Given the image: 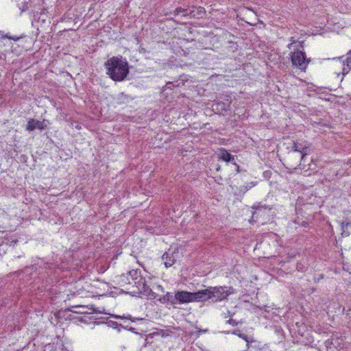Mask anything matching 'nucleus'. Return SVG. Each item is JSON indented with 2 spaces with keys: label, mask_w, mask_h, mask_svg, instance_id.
Returning a JSON list of instances; mask_svg holds the SVG:
<instances>
[{
  "label": "nucleus",
  "mask_w": 351,
  "mask_h": 351,
  "mask_svg": "<svg viewBox=\"0 0 351 351\" xmlns=\"http://www.w3.org/2000/svg\"><path fill=\"white\" fill-rule=\"evenodd\" d=\"M71 307H76V308H78V307H88V306L81 305V304H76V305L72 306Z\"/></svg>",
  "instance_id": "obj_25"
},
{
  "label": "nucleus",
  "mask_w": 351,
  "mask_h": 351,
  "mask_svg": "<svg viewBox=\"0 0 351 351\" xmlns=\"http://www.w3.org/2000/svg\"><path fill=\"white\" fill-rule=\"evenodd\" d=\"M234 314V313H230L229 311H228V315L230 317H232L233 315Z\"/></svg>",
  "instance_id": "obj_27"
},
{
  "label": "nucleus",
  "mask_w": 351,
  "mask_h": 351,
  "mask_svg": "<svg viewBox=\"0 0 351 351\" xmlns=\"http://www.w3.org/2000/svg\"><path fill=\"white\" fill-rule=\"evenodd\" d=\"M219 158L226 162H231L234 160V156L231 155L230 153H228L226 150L222 149L221 151L220 156Z\"/></svg>",
  "instance_id": "obj_17"
},
{
  "label": "nucleus",
  "mask_w": 351,
  "mask_h": 351,
  "mask_svg": "<svg viewBox=\"0 0 351 351\" xmlns=\"http://www.w3.org/2000/svg\"><path fill=\"white\" fill-rule=\"evenodd\" d=\"M128 273L132 282L138 288L140 292H146L147 291L148 287L146 285L145 280L141 276L140 270L132 269Z\"/></svg>",
  "instance_id": "obj_6"
},
{
  "label": "nucleus",
  "mask_w": 351,
  "mask_h": 351,
  "mask_svg": "<svg viewBox=\"0 0 351 351\" xmlns=\"http://www.w3.org/2000/svg\"><path fill=\"white\" fill-rule=\"evenodd\" d=\"M252 208L254 209V211L252 212V216L250 220V222H256L261 217L264 219L265 217L269 216V211L271 210L267 206L260 204L254 205Z\"/></svg>",
  "instance_id": "obj_7"
},
{
  "label": "nucleus",
  "mask_w": 351,
  "mask_h": 351,
  "mask_svg": "<svg viewBox=\"0 0 351 351\" xmlns=\"http://www.w3.org/2000/svg\"><path fill=\"white\" fill-rule=\"evenodd\" d=\"M45 351H69L64 348L62 343L57 341L56 343H48L45 345Z\"/></svg>",
  "instance_id": "obj_12"
},
{
  "label": "nucleus",
  "mask_w": 351,
  "mask_h": 351,
  "mask_svg": "<svg viewBox=\"0 0 351 351\" xmlns=\"http://www.w3.org/2000/svg\"><path fill=\"white\" fill-rule=\"evenodd\" d=\"M236 290L230 286L208 287L205 289L193 292V302H217L228 300Z\"/></svg>",
  "instance_id": "obj_1"
},
{
  "label": "nucleus",
  "mask_w": 351,
  "mask_h": 351,
  "mask_svg": "<svg viewBox=\"0 0 351 351\" xmlns=\"http://www.w3.org/2000/svg\"><path fill=\"white\" fill-rule=\"evenodd\" d=\"M173 334V331L169 330H160L157 332H153L151 334H149L147 337V340L149 339V338H153L154 336H161L162 337H166L169 336H171Z\"/></svg>",
  "instance_id": "obj_14"
},
{
  "label": "nucleus",
  "mask_w": 351,
  "mask_h": 351,
  "mask_svg": "<svg viewBox=\"0 0 351 351\" xmlns=\"http://www.w3.org/2000/svg\"><path fill=\"white\" fill-rule=\"evenodd\" d=\"M339 60L343 63L342 74L347 75L351 71V49L346 53V58L344 56L335 58L334 60Z\"/></svg>",
  "instance_id": "obj_9"
},
{
  "label": "nucleus",
  "mask_w": 351,
  "mask_h": 351,
  "mask_svg": "<svg viewBox=\"0 0 351 351\" xmlns=\"http://www.w3.org/2000/svg\"><path fill=\"white\" fill-rule=\"evenodd\" d=\"M78 314H88V313L73 311L71 310V308H60L57 312L54 313V315L58 322L68 319H77L80 322H86L84 319L85 316L78 317Z\"/></svg>",
  "instance_id": "obj_4"
},
{
  "label": "nucleus",
  "mask_w": 351,
  "mask_h": 351,
  "mask_svg": "<svg viewBox=\"0 0 351 351\" xmlns=\"http://www.w3.org/2000/svg\"><path fill=\"white\" fill-rule=\"evenodd\" d=\"M309 148V145L306 141H296L293 142V150L302 154L301 161H304L305 156L308 154L307 149Z\"/></svg>",
  "instance_id": "obj_8"
},
{
  "label": "nucleus",
  "mask_w": 351,
  "mask_h": 351,
  "mask_svg": "<svg viewBox=\"0 0 351 351\" xmlns=\"http://www.w3.org/2000/svg\"><path fill=\"white\" fill-rule=\"evenodd\" d=\"M107 74L114 81H123L129 73L128 63L122 57L113 56L105 63Z\"/></svg>",
  "instance_id": "obj_2"
},
{
  "label": "nucleus",
  "mask_w": 351,
  "mask_h": 351,
  "mask_svg": "<svg viewBox=\"0 0 351 351\" xmlns=\"http://www.w3.org/2000/svg\"><path fill=\"white\" fill-rule=\"evenodd\" d=\"M333 345V342H332V339H328L326 341V347H328V346H331Z\"/></svg>",
  "instance_id": "obj_23"
},
{
  "label": "nucleus",
  "mask_w": 351,
  "mask_h": 351,
  "mask_svg": "<svg viewBox=\"0 0 351 351\" xmlns=\"http://www.w3.org/2000/svg\"><path fill=\"white\" fill-rule=\"evenodd\" d=\"M36 128L43 130L44 128L43 123L34 119L29 121L27 123V129L28 130H34Z\"/></svg>",
  "instance_id": "obj_13"
},
{
  "label": "nucleus",
  "mask_w": 351,
  "mask_h": 351,
  "mask_svg": "<svg viewBox=\"0 0 351 351\" xmlns=\"http://www.w3.org/2000/svg\"><path fill=\"white\" fill-rule=\"evenodd\" d=\"M295 43V40H293V42L290 43L288 45H287V47L289 49H291V47L292 45Z\"/></svg>",
  "instance_id": "obj_26"
},
{
  "label": "nucleus",
  "mask_w": 351,
  "mask_h": 351,
  "mask_svg": "<svg viewBox=\"0 0 351 351\" xmlns=\"http://www.w3.org/2000/svg\"><path fill=\"white\" fill-rule=\"evenodd\" d=\"M158 300L163 304L167 303H170L171 304H175L176 303L185 304L193 302V292L178 291L174 293L167 292L165 295L160 297Z\"/></svg>",
  "instance_id": "obj_3"
},
{
  "label": "nucleus",
  "mask_w": 351,
  "mask_h": 351,
  "mask_svg": "<svg viewBox=\"0 0 351 351\" xmlns=\"http://www.w3.org/2000/svg\"><path fill=\"white\" fill-rule=\"evenodd\" d=\"M350 311H351V308H349L348 310L347 311V314L348 315Z\"/></svg>",
  "instance_id": "obj_28"
},
{
  "label": "nucleus",
  "mask_w": 351,
  "mask_h": 351,
  "mask_svg": "<svg viewBox=\"0 0 351 351\" xmlns=\"http://www.w3.org/2000/svg\"><path fill=\"white\" fill-rule=\"evenodd\" d=\"M198 333H206L208 332V329H199L198 331Z\"/></svg>",
  "instance_id": "obj_24"
},
{
  "label": "nucleus",
  "mask_w": 351,
  "mask_h": 351,
  "mask_svg": "<svg viewBox=\"0 0 351 351\" xmlns=\"http://www.w3.org/2000/svg\"><path fill=\"white\" fill-rule=\"evenodd\" d=\"M205 12L204 8L193 6L189 8V16L190 18H202L205 15Z\"/></svg>",
  "instance_id": "obj_10"
},
{
  "label": "nucleus",
  "mask_w": 351,
  "mask_h": 351,
  "mask_svg": "<svg viewBox=\"0 0 351 351\" xmlns=\"http://www.w3.org/2000/svg\"><path fill=\"white\" fill-rule=\"evenodd\" d=\"M90 309L92 310L93 312L95 311V308H90Z\"/></svg>",
  "instance_id": "obj_30"
},
{
  "label": "nucleus",
  "mask_w": 351,
  "mask_h": 351,
  "mask_svg": "<svg viewBox=\"0 0 351 351\" xmlns=\"http://www.w3.org/2000/svg\"><path fill=\"white\" fill-rule=\"evenodd\" d=\"M116 318H122V319H130L132 322H135L136 320H143V317H132L130 315H123L122 317L119 315L115 316Z\"/></svg>",
  "instance_id": "obj_21"
},
{
  "label": "nucleus",
  "mask_w": 351,
  "mask_h": 351,
  "mask_svg": "<svg viewBox=\"0 0 351 351\" xmlns=\"http://www.w3.org/2000/svg\"><path fill=\"white\" fill-rule=\"evenodd\" d=\"M290 55L293 65L302 71H305L310 62V60L306 58L305 53L300 50H297L296 51L291 52Z\"/></svg>",
  "instance_id": "obj_5"
},
{
  "label": "nucleus",
  "mask_w": 351,
  "mask_h": 351,
  "mask_svg": "<svg viewBox=\"0 0 351 351\" xmlns=\"http://www.w3.org/2000/svg\"><path fill=\"white\" fill-rule=\"evenodd\" d=\"M227 323H228L229 324H230L233 326H237L239 323H241V321H237L236 319L230 318L227 321Z\"/></svg>",
  "instance_id": "obj_22"
},
{
  "label": "nucleus",
  "mask_w": 351,
  "mask_h": 351,
  "mask_svg": "<svg viewBox=\"0 0 351 351\" xmlns=\"http://www.w3.org/2000/svg\"><path fill=\"white\" fill-rule=\"evenodd\" d=\"M162 258L164 261V264L166 267H169L172 266L176 262V259L174 258V257L168 253H165L162 255Z\"/></svg>",
  "instance_id": "obj_16"
},
{
  "label": "nucleus",
  "mask_w": 351,
  "mask_h": 351,
  "mask_svg": "<svg viewBox=\"0 0 351 351\" xmlns=\"http://www.w3.org/2000/svg\"><path fill=\"white\" fill-rule=\"evenodd\" d=\"M293 40H293V38H291V42H293Z\"/></svg>",
  "instance_id": "obj_31"
},
{
  "label": "nucleus",
  "mask_w": 351,
  "mask_h": 351,
  "mask_svg": "<svg viewBox=\"0 0 351 351\" xmlns=\"http://www.w3.org/2000/svg\"><path fill=\"white\" fill-rule=\"evenodd\" d=\"M171 84H172L173 86H174V85L173 84V82H169V83H167V85H171Z\"/></svg>",
  "instance_id": "obj_29"
},
{
  "label": "nucleus",
  "mask_w": 351,
  "mask_h": 351,
  "mask_svg": "<svg viewBox=\"0 0 351 351\" xmlns=\"http://www.w3.org/2000/svg\"><path fill=\"white\" fill-rule=\"evenodd\" d=\"M116 282L117 284H119L121 287H124L127 285H130L133 283L130 278V276L128 273L127 274H123L119 276L116 277Z\"/></svg>",
  "instance_id": "obj_11"
},
{
  "label": "nucleus",
  "mask_w": 351,
  "mask_h": 351,
  "mask_svg": "<svg viewBox=\"0 0 351 351\" xmlns=\"http://www.w3.org/2000/svg\"><path fill=\"white\" fill-rule=\"evenodd\" d=\"M232 334L238 335L239 337L245 340L247 343V346L250 342L248 338V336L244 333H241L240 330H236L232 332Z\"/></svg>",
  "instance_id": "obj_20"
},
{
  "label": "nucleus",
  "mask_w": 351,
  "mask_h": 351,
  "mask_svg": "<svg viewBox=\"0 0 351 351\" xmlns=\"http://www.w3.org/2000/svg\"><path fill=\"white\" fill-rule=\"evenodd\" d=\"M214 106H215V110H217L226 111L229 107V104H226L223 102H218L215 104Z\"/></svg>",
  "instance_id": "obj_19"
},
{
  "label": "nucleus",
  "mask_w": 351,
  "mask_h": 351,
  "mask_svg": "<svg viewBox=\"0 0 351 351\" xmlns=\"http://www.w3.org/2000/svg\"><path fill=\"white\" fill-rule=\"evenodd\" d=\"M189 8H182L181 7L177 8L173 12V16L182 15V16H189Z\"/></svg>",
  "instance_id": "obj_18"
},
{
  "label": "nucleus",
  "mask_w": 351,
  "mask_h": 351,
  "mask_svg": "<svg viewBox=\"0 0 351 351\" xmlns=\"http://www.w3.org/2000/svg\"><path fill=\"white\" fill-rule=\"evenodd\" d=\"M1 297V294L0 293V298ZM15 301H16L15 298H2L1 299H0V307H3L5 306L12 307V306L16 305Z\"/></svg>",
  "instance_id": "obj_15"
}]
</instances>
